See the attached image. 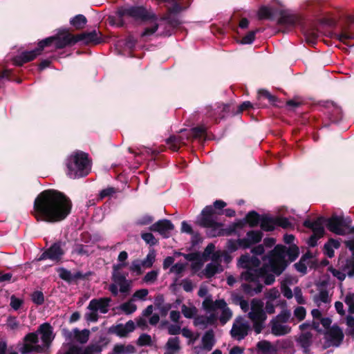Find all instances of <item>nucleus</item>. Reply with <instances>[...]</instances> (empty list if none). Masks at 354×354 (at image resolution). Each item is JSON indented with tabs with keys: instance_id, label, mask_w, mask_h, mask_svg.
Instances as JSON below:
<instances>
[{
	"instance_id": "nucleus-1",
	"label": "nucleus",
	"mask_w": 354,
	"mask_h": 354,
	"mask_svg": "<svg viewBox=\"0 0 354 354\" xmlns=\"http://www.w3.org/2000/svg\"><path fill=\"white\" fill-rule=\"evenodd\" d=\"M73 203L64 193L54 189L40 192L35 198L32 215L38 222L56 223L71 214Z\"/></svg>"
},
{
	"instance_id": "nucleus-2",
	"label": "nucleus",
	"mask_w": 354,
	"mask_h": 354,
	"mask_svg": "<svg viewBox=\"0 0 354 354\" xmlns=\"http://www.w3.org/2000/svg\"><path fill=\"white\" fill-rule=\"evenodd\" d=\"M126 18L141 21L157 19L156 15L149 12L143 6H125L118 7L114 13L108 17V21L112 26L122 28L127 24Z\"/></svg>"
},
{
	"instance_id": "nucleus-3",
	"label": "nucleus",
	"mask_w": 354,
	"mask_h": 354,
	"mask_svg": "<svg viewBox=\"0 0 354 354\" xmlns=\"http://www.w3.org/2000/svg\"><path fill=\"white\" fill-rule=\"evenodd\" d=\"M66 175L73 179L86 176L91 171V162L88 154L77 151L66 159Z\"/></svg>"
},
{
	"instance_id": "nucleus-4",
	"label": "nucleus",
	"mask_w": 354,
	"mask_h": 354,
	"mask_svg": "<svg viewBox=\"0 0 354 354\" xmlns=\"http://www.w3.org/2000/svg\"><path fill=\"white\" fill-rule=\"evenodd\" d=\"M197 223L201 227L207 229L206 234L208 237L228 236L236 234L233 223L226 228L223 227L224 224L218 222V218L200 217Z\"/></svg>"
},
{
	"instance_id": "nucleus-5",
	"label": "nucleus",
	"mask_w": 354,
	"mask_h": 354,
	"mask_svg": "<svg viewBox=\"0 0 354 354\" xmlns=\"http://www.w3.org/2000/svg\"><path fill=\"white\" fill-rule=\"evenodd\" d=\"M283 249L279 246H275L269 255V269L276 275H280L287 268L289 262L283 256Z\"/></svg>"
},
{
	"instance_id": "nucleus-6",
	"label": "nucleus",
	"mask_w": 354,
	"mask_h": 354,
	"mask_svg": "<svg viewBox=\"0 0 354 354\" xmlns=\"http://www.w3.org/2000/svg\"><path fill=\"white\" fill-rule=\"evenodd\" d=\"M324 216H319L312 221L309 218L306 219L303 225L310 229L313 234L309 237L308 244L310 247L314 248L317 245V240L324 236L325 230L323 226Z\"/></svg>"
},
{
	"instance_id": "nucleus-7",
	"label": "nucleus",
	"mask_w": 354,
	"mask_h": 354,
	"mask_svg": "<svg viewBox=\"0 0 354 354\" xmlns=\"http://www.w3.org/2000/svg\"><path fill=\"white\" fill-rule=\"evenodd\" d=\"M207 114L209 117L212 118L216 122L221 119L227 115H236V106L231 104H218L216 109L207 107Z\"/></svg>"
},
{
	"instance_id": "nucleus-8",
	"label": "nucleus",
	"mask_w": 354,
	"mask_h": 354,
	"mask_svg": "<svg viewBox=\"0 0 354 354\" xmlns=\"http://www.w3.org/2000/svg\"><path fill=\"white\" fill-rule=\"evenodd\" d=\"M55 49H62L67 46H72L78 43L77 35H73L69 32L68 29H59L57 34L55 35Z\"/></svg>"
},
{
	"instance_id": "nucleus-9",
	"label": "nucleus",
	"mask_w": 354,
	"mask_h": 354,
	"mask_svg": "<svg viewBox=\"0 0 354 354\" xmlns=\"http://www.w3.org/2000/svg\"><path fill=\"white\" fill-rule=\"evenodd\" d=\"M261 219V215L256 211L252 210L248 212L243 218L239 219L233 223L236 234L239 236L237 230L243 229L246 225H248L251 228L257 227L260 224Z\"/></svg>"
},
{
	"instance_id": "nucleus-10",
	"label": "nucleus",
	"mask_w": 354,
	"mask_h": 354,
	"mask_svg": "<svg viewBox=\"0 0 354 354\" xmlns=\"http://www.w3.org/2000/svg\"><path fill=\"white\" fill-rule=\"evenodd\" d=\"M65 252L62 248V243L57 241L50 245L46 249L37 259V261H41L45 259H50L52 261L59 262L64 255Z\"/></svg>"
},
{
	"instance_id": "nucleus-11",
	"label": "nucleus",
	"mask_w": 354,
	"mask_h": 354,
	"mask_svg": "<svg viewBox=\"0 0 354 354\" xmlns=\"http://www.w3.org/2000/svg\"><path fill=\"white\" fill-rule=\"evenodd\" d=\"M227 203L222 200H216L212 205L205 206L201 213V217L218 218V216L224 214L223 208Z\"/></svg>"
},
{
	"instance_id": "nucleus-12",
	"label": "nucleus",
	"mask_w": 354,
	"mask_h": 354,
	"mask_svg": "<svg viewBox=\"0 0 354 354\" xmlns=\"http://www.w3.org/2000/svg\"><path fill=\"white\" fill-rule=\"evenodd\" d=\"M326 224L327 229L337 235H344L345 230L343 228L344 221L343 216H337L333 214L330 218H326L324 217L323 225Z\"/></svg>"
},
{
	"instance_id": "nucleus-13",
	"label": "nucleus",
	"mask_w": 354,
	"mask_h": 354,
	"mask_svg": "<svg viewBox=\"0 0 354 354\" xmlns=\"http://www.w3.org/2000/svg\"><path fill=\"white\" fill-rule=\"evenodd\" d=\"M174 229V224L168 219L159 220L149 227L150 231L158 232L164 239L169 238Z\"/></svg>"
},
{
	"instance_id": "nucleus-14",
	"label": "nucleus",
	"mask_w": 354,
	"mask_h": 354,
	"mask_svg": "<svg viewBox=\"0 0 354 354\" xmlns=\"http://www.w3.org/2000/svg\"><path fill=\"white\" fill-rule=\"evenodd\" d=\"M57 272L59 273V278L67 282L68 284L75 282L77 280H85L91 274V272L84 274L81 271H77L75 273L72 274L70 270L63 267L59 268L57 270Z\"/></svg>"
},
{
	"instance_id": "nucleus-15",
	"label": "nucleus",
	"mask_w": 354,
	"mask_h": 354,
	"mask_svg": "<svg viewBox=\"0 0 354 354\" xmlns=\"http://www.w3.org/2000/svg\"><path fill=\"white\" fill-rule=\"evenodd\" d=\"M340 28V32H333L331 37L347 46H354V32L352 31L351 26L344 25Z\"/></svg>"
},
{
	"instance_id": "nucleus-16",
	"label": "nucleus",
	"mask_w": 354,
	"mask_h": 354,
	"mask_svg": "<svg viewBox=\"0 0 354 354\" xmlns=\"http://www.w3.org/2000/svg\"><path fill=\"white\" fill-rule=\"evenodd\" d=\"M246 236V238L239 239L241 248L243 249L250 248L251 245L259 243L262 240L263 234L259 230H250L247 232Z\"/></svg>"
},
{
	"instance_id": "nucleus-17",
	"label": "nucleus",
	"mask_w": 354,
	"mask_h": 354,
	"mask_svg": "<svg viewBox=\"0 0 354 354\" xmlns=\"http://www.w3.org/2000/svg\"><path fill=\"white\" fill-rule=\"evenodd\" d=\"M249 329L250 326L247 323L243 322L241 319H236L232 325L230 335L232 337L241 340L248 335Z\"/></svg>"
},
{
	"instance_id": "nucleus-18",
	"label": "nucleus",
	"mask_w": 354,
	"mask_h": 354,
	"mask_svg": "<svg viewBox=\"0 0 354 354\" xmlns=\"http://www.w3.org/2000/svg\"><path fill=\"white\" fill-rule=\"evenodd\" d=\"M100 36L97 30H93L91 32H84L77 35V41H82L84 44L88 45L90 44H99L102 42L101 37L102 34L99 32Z\"/></svg>"
},
{
	"instance_id": "nucleus-19",
	"label": "nucleus",
	"mask_w": 354,
	"mask_h": 354,
	"mask_svg": "<svg viewBox=\"0 0 354 354\" xmlns=\"http://www.w3.org/2000/svg\"><path fill=\"white\" fill-rule=\"evenodd\" d=\"M111 301V299L110 297L93 299L90 301L88 308L91 311L100 310V313L105 314L109 311V306Z\"/></svg>"
},
{
	"instance_id": "nucleus-20",
	"label": "nucleus",
	"mask_w": 354,
	"mask_h": 354,
	"mask_svg": "<svg viewBox=\"0 0 354 354\" xmlns=\"http://www.w3.org/2000/svg\"><path fill=\"white\" fill-rule=\"evenodd\" d=\"M38 55H40L37 49L32 50H24L12 59L13 64L17 66H22L24 64L34 60Z\"/></svg>"
},
{
	"instance_id": "nucleus-21",
	"label": "nucleus",
	"mask_w": 354,
	"mask_h": 354,
	"mask_svg": "<svg viewBox=\"0 0 354 354\" xmlns=\"http://www.w3.org/2000/svg\"><path fill=\"white\" fill-rule=\"evenodd\" d=\"M260 264L261 261L258 257L248 254L241 255L238 261V266L243 268L259 269Z\"/></svg>"
},
{
	"instance_id": "nucleus-22",
	"label": "nucleus",
	"mask_w": 354,
	"mask_h": 354,
	"mask_svg": "<svg viewBox=\"0 0 354 354\" xmlns=\"http://www.w3.org/2000/svg\"><path fill=\"white\" fill-rule=\"evenodd\" d=\"M136 328L135 324L132 320H129L124 325L119 324L115 326H112L109 328V332L116 334L120 337H124L128 333L133 332Z\"/></svg>"
},
{
	"instance_id": "nucleus-23",
	"label": "nucleus",
	"mask_w": 354,
	"mask_h": 354,
	"mask_svg": "<svg viewBox=\"0 0 354 354\" xmlns=\"http://www.w3.org/2000/svg\"><path fill=\"white\" fill-rule=\"evenodd\" d=\"M37 332L41 334V339L44 344L48 346L55 337L53 335V328L51 325L48 322H45L39 326Z\"/></svg>"
},
{
	"instance_id": "nucleus-24",
	"label": "nucleus",
	"mask_w": 354,
	"mask_h": 354,
	"mask_svg": "<svg viewBox=\"0 0 354 354\" xmlns=\"http://www.w3.org/2000/svg\"><path fill=\"white\" fill-rule=\"evenodd\" d=\"M298 345L303 349L304 353L310 352V347L313 344V334L310 332L301 333L296 339Z\"/></svg>"
},
{
	"instance_id": "nucleus-25",
	"label": "nucleus",
	"mask_w": 354,
	"mask_h": 354,
	"mask_svg": "<svg viewBox=\"0 0 354 354\" xmlns=\"http://www.w3.org/2000/svg\"><path fill=\"white\" fill-rule=\"evenodd\" d=\"M327 334L330 337V339L333 342V345L338 346L343 341L344 335L342 328L337 324L333 325Z\"/></svg>"
},
{
	"instance_id": "nucleus-26",
	"label": "nucleus",
	"mask_w": 354,
	"mask_h": 354,
	"mask_svg": "<svg viewBox=\"0 0 354 354\" xmlns=\"http://www.w3.org/2000/svg\"><path fill=\"white\" fill-rule=\"evenodd\" d=\"M301 21V18L298 15L287 14L283 11L280 12V17L277 20V23L280 25H286L294 26Z\"/></svg>"
},
{
	"instance_id": "nucleus-27",
	"label": "nucleus",
	"mask_w": 354,
	"mask_h": 354,
	"mask_svg": "<svg viewBox=\"0 0 354 354\" xmlns=\"http://www.w3.org/2000/svg\"><path fill=\"white\" fill-rule=\"evenodd\" d=\"M270 325L271 327V333L274 336H283L288 334L291 328L287 325H282L281 322H277L275 319H271L270 322Z\"/></svg>"
},
{
	"instance_id": "nucleus-28",
	"label": "nucleus",
	"mask_w": 354,
	"mask_h": 354,
	"mask_svg": "<svg viewBox=\"0 0 354 354\" xmlns=\"http://www.w3.org/2000/svg\"><path fill=\"white\" fill-rule=\"evenodd\" d=\"M339 269L345 272L348 277H354V254L345 260L339 259Z\"/></svg>"
},
{
	"instance_id": "nucleus-29",
	"label": "nucleus",
	"mask_w": 354,
	"mask_h": 354,
	"mask_svg": "<svg viewBox=\"0 0 354 354\" xmlns=\"http://www.w3.org/2000/svg\"><path fill=\"white\" fill-rule=\"evenodd\" d=\"M245 270L242 272L240 275L241 281H245L248 282H254L255 283H259L260 275L259 274V269L245 268Z\"/></svg>"
},
{
	"instance_id": "nucleus-30",
	"label": "nucleus",
	"mask_w": 354,
	"mask_h": 354,
	"mask_svg": "<svg viewBox=\"0 0 354 354\" xmlns=\"http://www.w3.org/2000/svg\"><path fill=\"white\" fill-rule=\"evenodd\" d=\"M326 104V106L331 109L328 115L330 120L333 123L338 122L342 118V109L333 101H328Z\"/></svg>"
},
{
	"instance_id": "nucleus-31",
	"label": "nucleus",
	"mask_w": 354,
	"mask_h": 354,
	"mask_svg": "<svg viewBox=\"0 0 354 354\" xmlns=\"http://www.w3.org/2000/svg\"><path fill=\"white\" fill-rule=\"evenodd\" d=\"M276 226V217H271L266 214L261 215L260 227L263 231L272 232Z\"/></svg>"
},
{
	"instance_id": "nucleus-32",
	"label": "nucleus",
	"mask_w": 354,
	"mask_h": 354,
	"mask_svg": "<svg viewBox=\"0 0 354 354\" xmlns=\"http://www.w3.org/2000/svg\"><path fill=\"white\" fill-rule=\"evenodd\" d=\"M276 246L283 248L284 258L286 259V257L287 256L288 257L289 262H293L299 257V250L296 245H291L289 248L282 245H277Z\"/></svg>"
},
{
	"instance_id": "nucleus-33",
	"label": "nucleus",
	"mask_w": 354,
	"mask_h": 354,
	"mask_svg": "<svg viewBox=\"0 0 354 354\" xmlns=\"http://www.w3.org/2000/svg\"><path fill=\"white\" fill-rule=\"evenodd\" d=\"M270 270L267 264L263 265L259 268V274L260 275V278H263L264 279V283L266 285L270 286L272 285L275 281V277L273 274L270 273Z\"/></svg>"
},
{
	"instance_id": "nucleus-34",
	"label": "nucleus",
	"mask_w": 354,
	"mask_h": 354,
	"mask_svg": "<svg viewBox=\"0 0 354 354\" xmlns=\"http://www.w3.org/2000/svg\"><path fill=\"white\" fill-rule=\"evenodd\" d=\"M275 10L270 7L262 6L259 8L258 11V17L259 19H268L274 21L275 19L276 14Z\"/></svg>"
},
{
	"instance_id": "nucleus-35",
	"label": "nucleus",
	"mask_w": 354,
	"mask_h": 354,
	"mask_svg": "<svg viewBox=\"0 0 354 354\" xmlns=\"http://www.w3.org/2000/svg\"><path fill=\"white\" fill-rule=\"evenodd\" d=\"M55 39L56 37L53 35L39 41L37 44V46L35 48L39 54L41 55L45 48H50L52 46L54 47V50H56Z\"/></svg>"
},
{
	"instance_id": "nucleus-36",
	"label": "nucleus",
	"mask_w": 354,
	"mask_h": 354,
	"mask_svg": "<svg viewBox=\"0 0 354 354\" xmlns=\"http://www.w3.org/2000/svg\"><path fill=\"white\" fill-rule=\"evenodd\" d=\"M214 333L212 329L205 332L202 337V344L203 348L207 351H211L214 345Z\"/></svg>"
},
{
	"instance_id": "nucleus-37",
	"label": "nucleus",
	"mask_w": 354,
	"mask_h": 354,
	"mask_svg": "<svg viewBox=\"0 0 354 354\" xmlns=\"http://www.w3.org/2000/svg\"><path fill=\"white\" fill-rule=\"evenodd\" d=\"M166 142L173 151H178L182 146L186 145L178 135L171 136L167 139Z\"/></svg>"
},
{
	"instance_id": "nucleus-38",
	"label": "nucleus",
	"mask_w": 354,
	"mask_h": 354,
	"mask_svg": "<svg viewBox=\"0 0 354 354\" xmlns=\"http://www.w3.org/2000/svg\"><path fill=\"white\" fill-rule=\"evenodd\" d=\"M304 37L306 42L311 46H314L319 37V32L317 28H308L304 32Z\"/></svg>"
},
{
	"instance_id": "nucleus-39",
	"label": "nucleus",
	"mask_w": 354,
	"mask_h": 354,
	"mask_svg": "<svg viewBox=\"0 0 354 354\" xmlns=\"http://www.w3.org/2000/svg\"><path fill=\"white\" fill-rule=\"evenodd\" d=\"M86 23V17L81 14L75 15L70 20L71 25L73 26L76 30L83 29L85 27Z\"/></svg>"
},
{
	"instance_id": "nucleus-40",
	"label": "nucleus",
	"mask_w": 354,
	"mask_h": 354,
	"mask_svg": "<svg viewBox=\"0 0 354 354\" xmlns=\"http://www.w3.org/2000/svg\"><path fill=\"white\" fill-rule=\"evenodd\" d=\"M160 21L167 22L168 26H170L175 30H176L180 25L181 24V21L180 19L175 16H172L169 14H165L160 19Z\"/></svg>"
},
{
	"instance_id": "nucleus-41",
	"label": "nucleus",
	"mask_w": 354,
	"mask_h": 354,
	"mask_svg": "<svg viewBox=\"0 0 354 354\" xmlns=\"http://www.w3.org/2000/svg\"><path fill=\"white\" fill-rule=\"evenodd\" d=\"M263 285L260 283H257L256 284V287L254 288H252V285L248 283H243L241 285V289L246 294L250 296H253L254 294L259 293L263 290Z\"/></svg>"
},
{
	"instance_id": "nucleus-42",
	"label": "nucleus",
	"mask_w": 354,
	"mask_h": 354,
	"mask_svg": "<svg viewBox=\"0 0 354 354\" xmlns=\"http://www.w3.org/2000/svg\"><path fill=\"white\" fill-rule=\"evenodd\" d=\"M74 337L75 339L81 344L87 342L89 338L90 331L88 329L80 330L78 328L73 330Z\"/></svg>"
},
{
	"instance_id": "nucleus-43",
	"label": "nucleus",
	"mask_w": 354,
	"mask_h": 354,
	"mask_svg": "<svg viewBox=\"0 0 354 354\" xmlns=\"http://www.w3.org/2000/svg\"><path fill=\"white\" fill-rule=\"evenodd\" d=\"M221 264H215L214 263H209L206 265L204 270V274L207 279H210L214 277L216 273L222 271V269H219Z\"/></svg>"
},
{
	"instance_id": "nucleus-44",
	"label": "nucleus",
	"mask_w": 354,
	"mask_h": 354,
	"mask_svg": "<svg viewBox=\"0 0 354 354\" xmlns=\"http://www.w3.org/2000/svg\"><path fill=\"white\" fill-rule=\"evenodd\" d=\"M192 139L205 138L207 128L203 125L197 126L190 130Z\"/></svg>"
},
{
	"instance_id": "nucleus-45",
	"label": "nucleus",
	"mask_w": 354,
	"mask_h": 354,
	"mask_svg": "<svg viewBox=\"0 0 354 354\" xmlns=\"http://www.w3.org/2000/svg\"><path fill=\"white\" fill-rule=\"evenodd\" d=\"M156 260V252L154 250L150 251L147 255L146 258L141 262V265L147 268H151Z\"/></svg>"
},
{
	"instance_id": "nucleus-46",
	"label": "nucleus",
	"mask_w": 354,
	"mask_h": 354,
	"mask_svg": "<svg viewBox=\"0 0 354 354\" xmlns=\"http://www.w3.org/2000/svg\"><path fill=\"white\" fill-rule=\"evenodd\" d=\"M4 79L9 81H16L17 83L21 82L20 79H17L15 77L13 71L11 69H4L0 72V81Z\"/></svg>"
},
{
	"instance_id": "nucleus-47",
	"label": "nucleus",
	"mask_w": 354,
	"mask_h": 354,
	"mask_svg": "<svg viewBox=\"0 0 354 354\" xmlns=\"http://www.w3.org/2000/svg\"><path fill=\"white\" fill-rule=\"evenodd\" d=\"M257 348L265 354L270 353L272 350V346L271 343L266 340H262L257 343Z\"/></svg>"
},
{
	"instance_id": "nucleus-48",
	"label": "nucleus",
	"mask_w": 354,
	"mask_h": 354,
	"mask_svg": "<svg viewBox=\"0 0 354 354\" xmlns=\"http://www.w3.org/2000/svg\"><path fill=\"white\" fill-rule=\"evenodd\" d=\"M105 337H100L99 342L95 344H91L86 346V348L90 351V353H100L102 351V345L100 343L105 341Z\"/></svg>"
},
{
	"instance_id": "nucleus-49",
	"label": "nucleus",
	"mask_w": 354,
	"mask_h": 354,
	"mask_svg": "<svg viewBox=\"0 0 354 354\" xmlns=\"http://www.w3.org/2000/svg\"><path fill=\"white\" fill-rule=\"evenodd\" d=\"M120 308L126 314V315H131L133 313H134L136 309L137 306L136 304H132L131 301H127L125 303H123L120 306Z\"/></svg>"
},
{
	"instance_id": "nucleus-50",
	"label": "nucleus",
	"mask_w": 354,
	"mask_h": 354,
	"mask_svg": "<svg viewBox=\"0 0 354 354\" xmlns=\"http://www.w3.org/2000/svg\"><path fill=\"white\" fill-rule=\"evenodd\" d=\"M183 315L188 319H192L197 313V309L195 306L187 307L185 304H183L181 307Z\"/></svg>"
},
{
	"instance_id": "nucleus-51",
	"label": "nucleus",
	"mask_w": 354,
	"mask_h": 354,
	"mask_svg": "<svg viewBox=\"0 0 354 354\" xmlns=\"http://www.w3.org/2000/svg\"><path fill=\"white\" fill-rule=\"evenodd\" d=\"M179 344V338L176 337L169 338L167 342L166 346L168 350H171L172 351H178L180 349Z\"/></svg>"
},
{
	"instance_id": "nucleus-52",
	"label": "nucleus",
	"mask_w": 354,
	"mask_h": 354,
	"mask_svg": "<svg viewBox=\"0 0 354 354\" xmlns=\"http://www.w3.org/2000/svg\"><path fill=\"white\" fill-rule=\"evenodd\" d=\"M31 300L38 306L44 303V295L41 291L36 290L31 294Z\"/></svg>"
},
{
	"instance_id": "nucleus-53",
	"label": "nucleus",
	"mask_w": 354,
	"mask_h": 354,
	"mask_svg": "<svg viewBox=\"0 0 354 354\" xmlns=\"http://www.w3.org/2000/svg\"><path fill=\"white\" fill-rule=\"evenodd\" d=\"M248 317L251 321H261L265 322L267 319L266 312H250Z\"/></svg>"
},
{
	"instance_id": "nucleus-54",
	"label": "nucleus",
	"mask_w": 354,
	"mask_h": 354,
	"mask_svg": "<svg viewBox=\"0 0 354 354\" xmlns=\"http://www.w3.org/2000/svg\"><path fill=\"white\" fill-rule=\"evenodd\" d=\"M141 238L149 245L153 246L158 244V241L151 232H144L141 234Z\"/></svg>"
},
{
	"instance_id": "nucleus-55",
	"label": "nucleus",
	"mask_w": 354,
	"mask_h": 354,
	"mask_svg": "<svg viewBox=\"0 0 354 354\" xmlns=\"http://www.w3.org/2000/svg\"><path fill=\"white\" fill-rule=\"evenodd\" d=\"M290 316V311L286 309L283 310L279 315H277L275 317L272 318V319L277 320V322L281 323H287Z\"/></svg>"
},
{
	"instance_id": "nucleus-56",
	"label": "nucleus",
	"mask_w": 354,
	"mask_h": 354,
	"mask_svg": "<svg viewBox=\"0 0 354 354\" xmlns=\"http://www.w3.org/2000/svg\"><path fill=\"white\" fill-rule=\"evenodd\" d=\"M259 29L257 28L254 30L248 32L241 39V44H250L255 39L256 33L259 32Z\"/></svg>"
},
{
	"instance_id": "nucleus-57",
	"label": "nucleus",
	"mask_w": 354,
	"mask_h": 354,
	"mask_svg": "<svg viewBox=\"0 0 354 354\" xmlns=\"http://www.w3.org/2000/svg\"><path fill=\"white\" fill-rule=\"evenodd\" d=\"M158 276V270H151L145 274L142 279V281L147 283H153L157 280Z\"/></svg>"
},
{
	"instance_id": "nucleus-58",
	"label": "nucleus",
	"mask_w": 354,
	"mask_h": 354,
	"mask_svg": "<svg viewBox=\"0 0 354 354\" xmlns=\"http://www.w3.org/2000/svg\"><path fill=\"white\" fill-rule=\"evenodd\" d=\"M277 226H279L283 229L292 227V224L289 221L288 218L283 216L276 217Z\"/></svg>"
},
{
	"instance_id": "nucleus-59",
	"label": "nucleus",
	"mask_w": 354,
	"mask_h": 354,
	"mask_svg": "<svg viewBox=\"0 0 354 354\" xmlns=\"http://www.w3.org/2000/svg\"><path fill=\"white\" fill-rule=\"evenodd\" d=\"M136 343L139 346H149L151 344V337L148 334L142 333L138 337Z\"/></svg>"
},
{
	"instance_id": "nucleus-60",
	"label": "nucleus",
	"mask_w": 354,
	"mask_h": 354,
	"mask_svg": "<svg viewBox=\"0 0 354 354\" xmlns=\"http://www.w3.org/2000/svg\"><path fill=\"white\" fill-rule=\"evenodd\" d=\"M137 43L138 39L132 34H129L124 40L125 46L131 50L135 48Z\"/></svg>"
},
{
	"instance_id": "nucleus-61",
	"label": "nucleus",
	"mask_w": 354,
	"mask_h": 354,
	"mask_svg": "<svg viewBox=\"0 0 354 354\" xmlns=\"http://www.w3.org/2000/svg\"><path fill=\"white\" fill-rule=\"evenodd\" d=\"M214 250H215L214 244L212 243H209L207 245V247L205 248V250L202 254L201 258L204 261L209 260L210 259V255H212V254L214 252Z\"/></svg>"
},
{
	"instance_id": "nucleus-62",
	"label": "nucleus",
	"mask_w": 354,
	"mask_h": 354,
	"mask_svg": "<svg viewBox=\"0 0 354 354\" xmlns=\"http://www.w3.org/2000/svg\"><path fill=\"white\" fill-rule=\"evenodd\" d=\"M259 94L261 97L268 99L272 104H275V103L278 101V98L276 96L272 95L266 89L259 90Z\"/></svg>"
},
{
	"instance_id": "nucleus-63",
	"label": "nucleus",
	"mask_w": 354,
	"mask_h": 354,
	"mask_svg": "<svg viewBox=\"0 0 354 354\" xmlns=\"http://www.w3.org/2000/svg\"><path fill=\"white\" fill-rule=\"evenodd\" d=\"M232 313L229 308H225L222 310L221 315L219 317L221 323L224 325L232 317Z\"/></svg>"
},
{
	"instance_id": "nucleus-64",
	"label": "nucleus",
	"mask_w": 354,
	"mask_h": 354,
	"mask_svg": "<svg viewBox=\"0 0 354 354\" xmlns=\"http://www.w3.org/2000/svg\"><path fill=\"white\" fill-rule=\"evenodd\" d=\"M254 108V105L250 101H245L240 105L236 106V115L241 113L244 111H249Z\"/></svg>"
}]
</instances>
